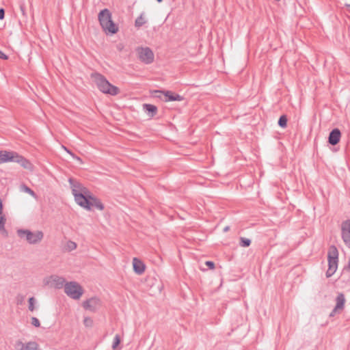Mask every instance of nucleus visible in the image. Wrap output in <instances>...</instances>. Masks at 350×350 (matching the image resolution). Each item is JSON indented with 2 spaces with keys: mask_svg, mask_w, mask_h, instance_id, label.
Returning <instances> with one entry per match:
<instances>
[{
  "mask_svg": "<svg viewBox=\"0 0 350 350\" xmlns=\"http://www.w3.org/2000/svg\"><path fill=\"white\" fill-rule=\"evenodd\" d=\"M25 190L26 192L29 193V194H31L32 196L35 195L34 191L32 189H31L29 187H28L27 186H25Z\"/></svg>",
  "mask_w": 350,
  "mask_h": 350,
  "instance_id": "473e14b6",
  "label": "nucleus"
},
{
  "mask_svg": "<svg viewBox=\"0 0 350 350\" xmlns=\"http://www.w3.org/2000/svg\"><path fill=\"white\" fill-rule=\"evenodd\" d=\"M154 93L156 94H163L165 96V102H170V101H182L184 100V97L180 96L178 94H176L175 92H173L170 90H155Z\"/></svg>",
  "mask_w": 350,
  "mask_h": 350,
  "instance_id": "9d476101",
  "label": "nucleus"
},
{
  "mask_svg": "<svg viewBox=\"0 0 350 350\" xmlns=\"http://www.w3.org/2000/svg\"><path fill=\"white\" fill-rule=\"evenodd\" d=\"M25 301V295L18 294L16 297V301L17 305H22Z\"/></svg>",
  "mask_w": 350,
  "mask_h": 350,
  "instance_id": "b1692460",
  "label": "nucleus"
},
{
  "mask_svg": "<svg viewBox=\"0 0 350 350\" xmlns=\"http://www.w3.org/2000/svg\"><path fill=\"white\" fill-rule=\"evenodd\" d=\"M15 163H19L23 168L30 171L33 170V165L26 158L17 153Z\"/></svg>",
  "mask_w": 350,
  "mask_h": 350,
  "instance_id": "4468645a",
  "label": "nucleus"
},
{
  "mask_svg": "<svg viewBox=\"0 0 350 350\" xmlns=\"http://www.w3.org/2000/svg\"><path fill=\"white\" fill-rule=\"evenodd\" d=\"M18 345L22 346L21 350H38V345L36 342H29L26 344L18 342Z\"/></svg>",
  "mask_w": 350,
  "mask_h": 350,
  "instance_id": "f3484780",
  "label": "nucleus"
},
{
  "mask_svg": "<svg viewBox=\"0 0 350 350\" xmlns=\"http://www.w3.org/2000/svg\"><path fill=\"white\" fill-rule=\"evenodd\" d=\"M146 23L144 17V13H142L139 16H138L135 21V26L137 28H139L143 26Z\"/></svg>",
  "mask_w": 350,
  "mask_h": 350,
  "instance_id": "412c9836",
  "label": "nucleus"
},
{
  "mask_svg": "<svg viewBox=\"0 0 350 350\" xmlns=\"http://www.w3.org/2000/svg\"><path fill=\"white\" fill-rule=\"evenodd\" d=\"M67 247L68 250L72 251L77 248V243L72 241H68L67 243Z\"/></svg>",
  "mask_w": 350,
  "mask_h": 350,
  "instance_id": "bb28decb",
  "label": "nucleus"
},
{
  "mask_svg": "<svg viewBox=\"0 0 350 350\" xmlns=\"http://www.w3.org/2000/svg\"><path fill=\"white\" fill-rule=\"evenodd\" d=\"M250 244H251V240L250 239L245 238V237H240V241H239L240 246L243 247H249L250 245Z\"/></svg>",
  "mask_w": 350,
  "mask_h": 350,
  "instance_id": "5701e85b",
  "label": "nucleus"
},
{
  "mask_svg": "<svg viewBox=\"0 0 350 350\" xmlns=\"http://www.w3.org/2000/svg\"><path fill=\"white\" fill-rule=\"evenodd\" d=\"M143 109L150 114V116H154L157 112V107L151 104H144Z\"/></svg>",
  "mask_w": 350,
  "mask_h": 350,
  "instance_id": "a211bd4d",
  "label": "nucleus"
},
{
  "mask_svg": "<svg viewBox=\"0 0 350 350\" xmlns=\"http://www.w3.org/2000/svg\"><path fill=\"white\" fill-rule=\"evenodd\" d=\"M346 6L350 8V4H347Z\"/></svg>",
  "mask_w": 350,
  "mask_h": 350,
  "instance_id": "a19ab883",
  "label": "nucleus"
},
{
  "mask_svg": "<svg viewBox=\"0 0 350 350\" xmlns=\"http://www.w3.org/2000/svg\"><path fill=\"white\" fill-rule=\"evenodd\" d=\"M53 282L56 288H61L64 286H65L66 280L62 277L55 276L53 280Z\"/></svg>",
  "mask_w": 350,
  "mask_h": 350,
  "instance_id": "6ab92c4d",
  "label": "nucleus"
},
{
  "mask_svg": "<svg viewBox=\"0 0 350 350\" xmlns=\"http://www.w3.org/2000/svg\"><path fill=\"white\" fill-rule=\"evenodd\" d=\"M120 343V336L117 334L115 336V337L113 338L112 348L113 349H115L116 348V347L118 346V345Z\"/></svg>",
  "mask_w": 350,
  "mask_h": 350,
  "instance_id": "393cba45",
  "label": "nucleus"
},
{
  "mask_svg": "<svg viewBox=\"0 0 350 350\" xmlns=\"http://www.w3.org/2000/svg\"><path fill=\"white\" fill-rule=\"evenodd\" d=\"M5 18V10L0 8V20H3Z\"/></svg>",
  "mask_w": 350,
  "mask_h": 350,
  "instance_id": "72a5a7b5",
  "label": "nucleus"
},
{
  "mask_svg": "<svg viewBox=\"0 0 350 350\" xmlns=\"http://www.w3.org/2000/svg\"><path fill=\"white\" fill-rule=\"evenodd\" d=\"M17 234L21 238L25 237L26 240L30 244H36L39 243L44 237L43 232L40 230L33 232L29 230L20 229L18 230Z\"/></svg>",
  "mask_w": 350,
  "mask_h": 350,
  "instance_id": "39448f33",
  "label": "nucleus"
},
{
  "mask_svg": "<svg viewBox=\"0 0 350 350\" xmlns=\"http://www.w3.org/2000/svg\"><path fill=\"white\" fill-rule=\"evenodd\" d=\"M138 59L145 64H150L154 62V55L149 47H138L137 49Z\"/></svg>",
  "mask_w": 350,
  "mask_h": 350,
  "instance_id": "0eeeda50",
  "label": "nucleus"
},
{
  "mask_svg": "<svg viewBox=\"0 0 350 350\" xmlns=\"http://www.w3.org/2000/svg\"><path fill=\"white\" fill-rule=\"evenodd\" d=\"M157 2H159V3H161V2L163 1V0H157Z\"/></svg>",
  "mask_w": 350,
  "mask_h": 350,
  "instance_id": "ea45409f",
  "label": "nucleus"
},
{
  "mask_svg": "<svg viewBox=\"0 0 350 350\" xmlns=\"http://www.w3.org/2000/svg\"><path fill=\"white\" fill-rule=\"evenodd\" d=\"M64 148L66 150L67 152H68L75 159L79 161L80 163H82V159L79 157L78 156L75 155L74 153H72L71 151H70L67 148L64 147Z\"/></svg>",
  "mask_w": 350,
  "mask_h": 350,
  "instance_id": "c85d7f7f",
  "label": "nucleus"
},
{
  "mask_svg": "<svg viewBox=\"0 0 350 350\" xmlns=\"http://www.w3.org/2000/svg\"><path fill=\"white\" fill-rule=\"evenodd\" d=\"M90 198H88L89 208H85L87 210H91L92 207H95L100 211H103L105 208L103 204L101 201L96 197H95L92 193L89 195Z\"/></svg>",
  "mask_w": 350,
  "mask_h": 350,
  "instance_id": "f8f14e48",
  "label": "nucleus"
},
{
  "mask_svg": "<svg viewBox=\"0 0 350 350\" xmlns=\"http://www.w3.org/2000/svg\"><path fill=\"white\" fill-rule=\"evenodd\" d=\"M83 323L85 327H92L93 325V321L90 317H85Z\"/></svg>",
  "mask_w": 350,
  "mask_h": 350,
  "instance_id": "cd10ccee",
  "label": "nucleus"
},
{
  "mask_svg": "<svg viewBox=\"0 0 350 350\" xmlns=\"http://www.w3.org/2000/svg\"><path fill=\"white\" fill-rule=\"evenodd\" d=\"M0 59H5V60L8 59V56L7 55H5L4 53H3L1 50H0Z\"/></svg>",
  "mask_w": 350,
  "mask_h": 350,
  "instance_id": "f704fd0d",
  "label": "nucleus"
},
{
  "mask_svg": "<svg viewBox=\"0 0 350 350\" xmlns=\"http://www.w3.org/2000/svg\"><path fill=\"white\" fill-rule=\"evenodd\" d=\"M229 229H230V227H229V226H226V227L224 228V232H227V231H228V230H229Z\"/></svg>",
  "mask_w": 350,
  "mask_h": 350,
  "instance_id": "4c0bfd02",
  "label": "nucleus"
},
{
  "mask_svg": "<svg viewBox=\"0 0 350 350\" xmlns=\"http://www.w3.org/2000/svg\"><path fill=\"white\" fill-rule=\"evenodd\" d=\"M16 152L0 150V164L8 162H15L17 156Z\"/></svg>",
  "mask_w": 350,
  "mask_h": 350,
  "instance_id": "9b49d317",
  "label": "nucleus"
},
{
  "mask_svg": "<svg viewBox=\"0 0 350 350\" xmlns=\"http://www.w3.org/2000/svg\"><path fill=\"white\" fill-rule=\"evenodd\" d=\"M6 219L5 216L0 215V232L5 237H7L8 235V231L5 228Z\"/></svg>",
  "mask_w": 350,
  "mask_h": 350,
  "instance_id": "aec40b11",
  "label": "nucleus"
},
{
  "mask_svg": "<svg viewBox=\"0 0 350 350\" xmlns=\"http://www.w3.org/2000/svg\"><path fill=\"white\" fill-rule=\"evenodd\" d=\"M348 269L350 270V257H349V263H348Z\"/></svg>",
  "mask_w": 350,
  "mask_h": 350,
  "instance_id": "58836bf2",
  "label": "nucleus"
},
{
  "mask_svg": "<svg viewBox=\"0 0 350 350\" xmlns=\"http://www.w3.org/2000/svg\"><path fill=\"white\" fill-rule=\"evenodd\" d=\"M341 138V132L339 129L335 128L332 129L328 137V143L332 146L338 144Z\"/></svg>",
  "mask_w": 350,
  "mask_h": 350,
  "instance_id": "ddd939ff",
  "label": "nucleus"
},
{
  "mask_svg": "<svg viewBox=\"0 0 350 350\" xmlns=\"http://www.w3.org/2000/svg\"><path fill=\"white\" fill-rule=\"evenodd\" d=\"M101 306V301L96 297H91L83 302V307L91 312H96Z\"/></svg>",
  "mask_w": 350,
  "mask_h": 350,
  "instance_id": "1a4fd4ad",
  "label": "nucleus"
},
{
  "mask_svg": "<svg viewBox=\"0 0 350 350\" xmlns=\"http://www.w3.org/2000/svg\"><path fill=\"white\" fill-rule=\"evenodd\" d=\"M328 269L326 271V277L330 278L336 272L338 268V251L335 245L330 246L327 252Z\"/></svg>",
  "mask_w": 350,
  "mask_h": 350,
  "instance_id": "20e7f679",
  "label": "nucleus"
},
{
  "mask_svg": "<svg viewBox=\"0 0 350 350\" xmlns=\"http://www.w3.org/2000/svg\"><path fill=\"white\" fill-rule=\"evenodd\" d=\"M91 78L96 83L98 89L104 94L116 96L120 93V89L109 82L106 77L99 72L91 74Z\"/></svg>",
  "mask_w": 350,
  "mask_h": 350,
  "instance_id": "f03ea898",
  "label": "nucleus"
},
{
  "mask_svg": "<svg viewBox=\"0 0 350 350\" xmlns=\"http://www.w3.org/2000/svg\"><path fill=\"white\" fill-rule=\"evenodd\" d=\"M35 298L33 297H31L29 299L28 301H29V310L30 311H33L34 309H35V307H34V303H35Z\"/></svg>",
  "mask_w": 350,
  "mask_h": 350,
  "instance_id": "a878e982",
  "label": "nucleus"
},
{
  "mask_svg": "<svg viewBox=\"0 0 350 350\" xmlns=\"http://www.w3.org/2000/svg\"><path fill=\"white\" fill-rule=\"evenodd\" d=\"M341 237L345 245L350 248V219H346L342 222Z\"/></svg>",
  "mask_w": 350,
  "mask_h": 350,
  "instance_id": "6e6552de",
  "label": "nucleus"
},
{
  "mask_svg": "<svg viewBox=\"0 0 350 350\" xmlns=\"http://www.w3.org/2000/svg\"><path fill=\"white\" fill-rule=\"evenodd\" d=\"M2 213H3V204H2V200L0 198V215H1Z\"/></svg>",
  "mask_w": 350,
  "mask_h": 350,
  "instance_id": "e433bc0d",
  "label": "nucleus"
},
{
  "mask_svg": "<svg viewBox=\"0 0 350 350\" xmlns=\"http://www.w3.org/2000/svg\"><path fill=\"white\" fill-rule=\"evenodd\" d=\"M287 116L286 115H282L280 117L278 124L282 128H286L287 126Z\"/></svg>",
  "mask_w": 350,
  "mask_h": 350,
  "instance_id": "4be33fe9",
  "label": "nucleus"
},
{
  "mask_svg": "<svg viewBox=\"0 0 350 350\" xmlns=\"http://www.w3.org/2000/svg\"><path fill=\"white\" fill-rule=\"evenodd\" d=\"M205 265L208 267L210 269H213L215 268V263L213 261H206L205 262Z\"/></svg>",
  "mask_w": 350,
  "mask_h": 350,
  "instance_id": "7c9ffc66",
  "label": "nucleus"
},
{
  "mask_svg": "<svg viewBox=\"0 0 350 350\" xmlns=\"http://www.w3.org/2000/svg\"><path fill=\"white\" fill-rule=\"evenodd\" d=\"M340 310H335V308L333 309V310L329 314V317H334L336 312H340Z\"/></svg>",
  "mask_w": 350,
  "mask_h": 350,
  "instance_id": "c9c22d12",
  "label": "nucleus"
},
{
  "mask_svg": "<svg viewBox=\"0 0 350 350\" xmlns=\"http://www.w3.org/2000/svg\"><path fill=\"white\" fill-rule=\"evenodd\" d=\"M65 293L74 299H79L83 293L81 286L77 282H69L65 284Z\"/></svg>",
  "mask_w": 350,
  "mask_h": 350,
  "instance_id": "423d86ee",
  "label": "nucleus"
},
{
  "mask_svg": "<svg viewBox=\"0 0 350 350\" xmlns=\"http://www.w3.org/2000/svg\"><path fill=\"white\" fill-rule=\"evenodd\" d=\"M68 182L72 189V193L77 204L83 208H89L88 198L90 191L77 180L70 178Z\"/></svg>",
  "mask_w": 350,
  "mask_h": 350,
  "instance_id": "f257e3e1",
  "label": "nucleus"
},
{
  "mask_svg": "<svg viewBox=\"0 0 350 350\" xmlns=\"http://www.w3.org/2000/svg\"><path fill=\"white\" fill-rule=\"evenodd\" d=\"M20 10L23 16H26V8L24 3L20 5Z\"/></svg>",
  "mask_w": 350,
  "mask_h": 350,
  "instance_id": "2f4dec72",
  "label": "nucleus"
},
{
  "mask_svg": "<svg viewBox=\"0 0 350 350\" xmlns=\"http://www.w3.org/2000/svg\"><path fill=\"white\" fill-rule=\"evenodd\" d=\"M31 323L36 327H39L40 326V321L36 317H32Z\"/></svg>",
  "mask_w": 350,
  "mask_h": 350,
  "instance_id": "c756f323",
  "label": "nucleus"
},
{
  "mask_svg": "<svg viewBox=\"0 0 350 350\" xmlns=\"http://www.w3.org/2000/svg\"><path fill=\"white\" fill-rule=\"evenodd\" d=\"M335 310L342 311L345 306V297L343 293H338L336 299Z\"/></svg>",
  "mask_w": 350,
  "mask_h": 350,
  "instance_id": "dca6fc26",
  "label": "nucleus"
},
{
  "mask_svg": "<svg viewBox=\"0 0 350 350\" xmlns=\"http://www.w3.org/2000/svg\"><path fill=\"white\" fill-rule=\"evenodd\" d=\"M98 18L101 27L106 33L115 34L118 31V27L112 21L111 13L108 9L102 10L98 13Z\"/></svg>",
  "mask_w": 350,
  "mask_h": 350,
  "instance_id": "7ed1b4c3",
  "label": "nucleus"
},
{
  "mask_svg": "<svg viewBox=\"0 0 350 350\" xmlns=\"http://www.w3.org/2000/svg\"><path fill=\"white\" fill-rule=\"evenodd\" d=\"M133 271L135 273L138 275H142L145 271L146 265L139 258H134L133 259Z\"/></svg>",
  "mask_w": 350,
  "mask_h": 350,
  "instance_id": "2eb2a0df",
  "label": "nucleus"
}]
</instances>
